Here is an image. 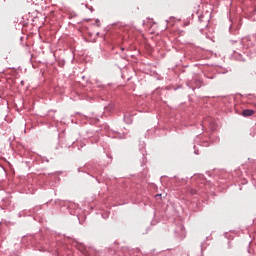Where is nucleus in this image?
<instances>
[{"label":"nucleus","mask_w":256,"mask_h":256,"mask_svg":"<svg viewBox=\"0 0 256 256\" xmlns=\"http://www.w3.org/2000/svg\"><path fill=\"white\" fill-rule=\"evenodd\" d=\"M156 197H161V194H157Z\"/></svg>","instance_id":"2"},{"label":"nucleus","mask_w":256,"mask_h":256,"mask_svg":"<svg viewBox=\"0 0 256 256\" xmlns=\"http://www.w3.org/2000/svg\"><path fill=\"white\" fill-rule=\"evenodd\" d=\"M195 193V191H192L191 194L193 195Z\"/></svg>","instance_id":"3"},{"label":"nucleus","mask_w":256,"mask_h":256,"mask_svg":"<svg viewBox=\"0 0 256 256\" xmlns=\"http://www.w3.org/2000/svg\"><path fill=\"white\" fill-rule=\"evenodd\" d=\"M243 117H251L252 115H255V110L247 109L242 111Z\"/></svg>","instance_id":"1"}]
</instances>
